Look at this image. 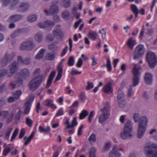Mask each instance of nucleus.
Here are the masks:
<instances>
[{"instance_id": "1", "label": "nucleus", "mask_w": 157, "mask_h": 157, "mask_svg": "<svg viewBox=\"0 0 157 157\" xmlns=\"http://www.w3.org/2000/svg\"><path fill=\"white\" fill-rule=\"evenodd\" d=\"M139 67L137 65L135 64L132 70V73L133 75V85H130L129 88L128 89V97L132 96V87L133 86H136L138 84L140 80V74L139 72Z\"/></svg>"}, {"instance_id": "2", "label": "nucleus", "mask_w": 157, "mask_h": 157, "mask_svg": "<svg viewBox=\"0 0 157 157\" xmlns=\"http://www.w3.org/2000/svg\"><path fill=\"white\" fill-rule=\"evenodd\" d=\"M144 151L147 157H157V144L151 142L146 144Z\"/></svg>"}, {"instance_id": "3", "label": "nucleus", "mask_w": 157, "mask_h": 157, "mask_svg": "<svg viewBox=\"0 0 157 157\" xmlns=\"http://www.w3.org/2000/svg\"><path fill=\"white\" fill-rule=\"evenodd\" d=\"M133 123L130 120L125 124L123 131L121 133V137L124 140L130 139L132 136Z\"/></svg>"}, {"instance_id": "4", "label": "nucleus", "mask_w": 157, "mask_h": 157, "mask_svg": "<svg viewBox=\"0 0 157 157\" xmlns=\"http://www.w3.org/2000/svg\"><path fill=\"white\" fill-rule=\"evenodd\" d=\"M148 122V120L146 116H143L140 119L137 134L138 138H141L143 136L146 131Z\"/></svg>"}, {"instance_id": "5", "label": "nucleus", "mask_w": 157, "mask_h": 157, "mask_svg": "<svg viewBox=\"0 0 157 157\" xmlns=\"http://www.w3.org/2000/svg\"><path fill=\"white\" fill-rule=\"evenodd\" d=\"M44 80V78L41 75L35 77L29 83V87L30 89L32 90H36L41 82Z\"/></svg>"}, {"instance_id": "6", "label": "nucleus", "mask_w": 157, "mask_h": 157, "mask_svg": "<svg viewBox=\"0 0 157 157\" xmlns=\"http://www.w3.org/2000/svg\"><path fill=\"white\" fill-rule=\"evenodd\" d=\"M102 111V113L100 115L98 118L99 122L101 123L106 121L110 115V107L109 104L106 103L103 109H100Z\"/></svg>"}, {"instance_id": "7", "label": "nucleus", "mask_w": 157, "mask_h": 157, "mask_svg": "<svg viewBox=\"0 0 157 157\" xmlns=\"http://www.w3.org/2000/svg\"><path fill=\"white\" fill-rule=\"evenodd\" d=\"M146 59L151 68L154 67L157 64V60L155 54L151 51H148L147 52Z\"/></svg>"}, {"instance_id": "8", "label": "nucleus", "mask_w": 157, "mask_h": 157, "mask_svg": "<svg viewBox=\"0 0 157 157\" xmlns=\"http://www.w3.org/2000/svg\"><path fill=\"white\" fill-rule=\"evenodd\" d=\"M15 56L14 52H5L4 57L1 59L0 61L2 67H5L8 63H10L13 59Z\"/></svg>"}, {"instance_id": "9", "label": "nucleus", "mask_w": 157, "mask_h": 157, "mask_svg": "<svg viewBox=\"0 0 157 157\" xmlns=\"http://www.w3.org/2000/svg\"><path fill=\"white\" fill-rule=\"evenodd\" d=\"M145 48L143 45L140 44L137 46L134 52V59H137L141 57L144 54Z\"/></svg>"}, {"instance_id": "10", "label": "nucleus", "mask_w": 157, "mask_h": 157, "mask_svg": "<svg viewBox=\"0 0 157 157\" xmlns=\"http://www.w3.org/2000/svg\"><path fill=\"white\" fill-rule=\"evenodd\" d=\"M35 45L32 40H29L22 43L21 45V50L31 51L35 47Z\"/></svg>"}, {"instance_id": "11", "label": "nucleus", "mask_w": 157, "mask_h": 157, "mask_svg": "<svg viewBox=\"0 0 157 157\" xmlns=\"http://www.w3.org/2000/svg\"><path fill=\"white\" fill-rule=\"evenodd\" d=\"M55 22L50 20L45 21L43 24L39 23L38 24V26L41 28L45 29L48 30H52L55 25Z\"/></svg>"}, {"instance_id": "12", "label": "nucleus", "mask_w": 157, "mask_h": 157, "mask_svg": "<svg viewBox=\"0 0 157 157\" xmlns=\"http://www.w3.org/2000/svg\"><path fill=\"white\" fill-rule=\"evenodd\" d=\"M8 68L9 73L7 75L8 78L11 77L17 71L18 68L17 63L16 62H13L10 63L8 66Z\"/></svg>"}, {"instance_id": "13", "label": "nucleus", "mask_w": 157, "mask_h": 157, "mask_svg": "<svg viewBox=\"0 0 157 157\" xmlns=\"http://www.w3.org/2000/svg\"><path fill=\"white\" fill-rule=\"evenodd\" d=\"M30 6L27 2H21L18 7L17 11L20 13H23L28 10L30 8Z\"/></svg>"}, {"instance_id": "14", "label": "nucleus", "mask_w": 157, "mask_h": 157, "mask_svg": "<svg viewBox=\"0 0 157 157\" xmlns=\"http://www.w3.org/2000/svg\"><path fill=\"white\" fill-rule=\"evenodd\" d=\"M15 78V83H13V82H11L9 83L10 86L13 89L15 88L16 86H20L23 83V79L21 77H19L18 75H16Z\"/></svg>"}, {"instance_id": "15", "label": "nucleus", "mask_w": 157, "mask_h": 157, "mask_svg": "<svg viewBox=\"0 0 157 157\" xmlns=\"http://www.w3.org/2000/svg\"><path fill=\"white\" fill-rule=\"evenodd\" d=\"M34 99V97H31L25 103L24 106V114H28L29 113L30 110L31 105Z\"/></svg>"}, {"instance_id": "16", "label": "nucleus", "mask_w": 157, "mask_h": 157, "mask_svg": "<svg viewBox=\"0 0 157 157\" xmlns=\"http://www.w3.org/2000/svg\"><path fill=\"white\" fill-rule=\"evenodd\" d=\"M60 27L59 25L56 26L53 31V34L55 37H58L61 39L63 37V34L59 28Z\"/></svg>"}, {"instance_id": "17", "label": "nucleus", "mask_w": 157, "mask_h": 157, "mask_svg": "<svg viewBox=\"0 0 157 157\" xmlns=\"http://www.w3.org/2000/svg\"><path fill=\"white\" fill-rule=\"evenodd\" d=\"M23 16L21 14H16L10 16L8 20L9 22H15L21 20L23 18Z\"/></svg>"}, {"instance_id": "18", "label": "nucleus", "mask_w": 157, "mask_h": 157, "mask_svg": "<svg viewBox=\"0 0 157 157\" xmlns=\"http://www.w3.org/2000/svg\"><path fill=\"white\" fill-rule=\"evenodd\" d=\"M22 77L25 80H28L30 76V73L29 70L26 68L22 69L20 72Z\"/></svg>"}, {"instance_id": "19", "label": "nucleus", "mask_w": 157, "mask_h": 157, "mask_svg": "<svg viewBox=\"0 0 157 157\" xmlns=\"http://www.w3.org/2000/svg\"><path fill=\"white\" fill-rule=\"evenodd\" d=\"M121 154L117 151V146L115 145L109 153V157H121Z\"/></svg>"}, {"instance_id": "20", "label": "nucleus", "mask_w": 157, "mask_h": 157, "mask_svg": "<svg viewBox=\"0 0 157 157\" xmlns=\"http://www.w3.org/2000/svg\"><path fill=\"white\" fill-rule=\"evenodd\" d=\"M144 79L147 84H151L152 80V75L150 73H146L144 77Z\"/></svg>"}, {"instance_id": "21", "label": "nucleus", "mask_w": 157, "mask_h": 157, "mask_svg": "<svg viewBox=\"0 0 157 157\" xmlns=\"http://www.w3.org/2000/svg\"><path fill=\"white\" fill-rule=\"evenodd\" d=\"M50 10L51 15H54L58 13L59 8L57 6L53 5L50 7Z\"/></svg>"}, {"instance_id": "22", "label": "nucleus", "mask_w": 157, "mask_h": 157, "mask_svg": "<svg viewBox=\"0 0 157 157\" xmlns=\"http://www.w3.org/2000/svg\"><path fill=\"white\" fill-rule=\"evenodd\" d=\"M126 43L129 48L132 50L134 46L136 44V42L135 40L131 37L128 39Z\"/></svg>"}, {"instance_id": "23", "label": "nucleus", "mask_w": 157, "mask_h": 157, "mask_svg": "<svg viewBox=\"0 0 157 157\" xmlns=\"http://www.w3.org/2000/svg\"><path fill=\"white\" fill-rule=\"evenodd\" d=\"M44 105L48 107H51L52 108L56 109V107L53 105V101L50 99H48L45 100L44 102Z\"/></svg>"}, {"instance_id": "24", "label": "nucleus", "mask_w": 157, "mask_h": 157, "mask_svg": "<svg viewBox=\"0 0 157 157\" xmlns=\"http://www.w3.org/2000/svg\"><path fill=\"white\" fill-rule=\"evenodd\" d=\"M45 50L44 49H41L35 56V58L37 60H40L42 59L45 53Z\"/></svg>"}, {"instance_id": "25", "label": "nucleus", "mask_w": 157, "mask_h": 157, "mask_svg": "<svg viewBox=\"0 0 157 157\" xmlns=\"http://www.w3.org/2000/svg\"><path fill=\"white\" fill-rule=\"evenodd\" d=\"M111 83L109 82L105 85L103 88L102 89L104 92L106 93H111L112 92Z\"/></svg>"}, {"instance_id": "26", "label": "nucleus", "mask_w": 157, "mask_h": 157, "mask_svg": "<svg viewBox=\"0 0 157 157\" xmlns=\"http://www.w3.org/2000/svg\"><path fill=\"white\" fill-rule=\"evenodd\" d=\"M55 57V54L52 52H48L45 56V59L49 61L54 60Z\"/></svg>"}, {"instance_id": "27", "label": "nucleus", "mask_w": 157, "mask_h": 157, "mask_svg": "<svg viewBox=\"0 0 157 157\" xmlns=\"http://www.w3.org/2000/svg\"><path fill=\"white\" fill-rule=\"evenodd\" d=\"M61 5L65 8H68L71 5V2L70 0H62Z\"/></svg>"}, {"instance_id": "28", "label": "nucleus", "mask_w": 157, "mask_h": 157, "mask_svg": "<svg viewBox=\"0 0 157 157\" xmlns=\"http://www.w3.org/2000/svg\"><path fill=\"white\" fill-rule=\"evenodd\" d=\"M24 30L23 29H19L16 30L14 33L11 36L12 38H14L17 36H18L21 34L23 33Z\"/></svg>"}, {"instance_id": "29", "label": "nucleus", "mask_w": 157, "mask_h": 157, "mask_svg": "<svg viewBox=\"0 0 157 157\" xmlns=\"http://www.w3.org/2000/svg\"><path fill=\"white\" fill-rule=\"evenodd\" d=\"M58 75L54 81V82L59 80L61 78L62 76V72H63V69L62 67H59L58 68Z\"/></svg>"}, {"instance_id": "30", "label": "nucleus", "mask_w": 157, "mask_h": 157, "mask_svg": "<svg viewBox=\"0 0 157 157\" xmlns=\"http://www.w3.org/2000/svg\"><path fill=\"white\" fill-rule=\"evenodd\" d=\"M35 39L37 42H41L43 39V35L41 33H37L35 35Z\"/></svg>"}, {"instance_id": "31", "label": "nucleus", "mask_w": 157, "mask_h": 157, "mask_svg": "<svg viewBox=\"0 0 157 157\" xmlns=\"http://www.w3.org/2000/svg\"><path fill=\"white\" fill-rule=\"evenodd\" d=\"M37 18V16L35 14H33L29 16L27 18V21L30 22L36 21Z\"/></svg>"}, {"instance_id": "32", "label": "nucleus", "mask_w": 157, "mask_h": 157, "mask_svg": "<svg viewBox=\"0 0 157 157\" xmlns=\"http://www.w3.org/2000/svg\"><path fill=\"white\" fill-rule=\"evenodd\" d=\"M125 99L124 92L119 88L117 92V99Z\"/></svg>"}, {"instance_id": "33", "label": "nucleus", "mask_w": 157, "mask_h": 157, "mask_svg": "<svg viewBox=\"0 0 157 157\" xmlns=\"http://www.w3.org/2000/svg\"><path fill=\"white\" fill-rule=\"evenodd\" d=\"M21 94V90H19L14 92L12 93V96L17 100L19 98Z\"/></svg>"}, {"instance_id": "34", "label": "nucleus", "mask_w": 157, "mask_h": 157, "mask_svg": "<svg viewBox=\"0 0 157 157\" xmlns=\"http://www.w3.org/2000/svg\"><path fill=\"white\" fill-rule=\"evenodd\" d=\"M9 73L8 70L5 68H2L0 70V78L4 77L7 75H8Z\"/></svg>"}, {"instance_id": "35", "label": "nucleus", "mask_w": 157, "mask_h": 157, "mask_svg": "<svg viewBox=\"0 0 157 157\" xmlns=\"http://www.w3.org/2000/svg\"><path fill=\"white\" fill-rule=\"evenodd\" d=\"M107 67V70L108 71H111L112 69L111 64V61L109 59H107V64L105 65V64H103L101 67Z\"/></svg>"}, {"instance_id": "36", "label": "nucleus", "mask_w": 157, "mask_h": 157, "mask_svg": "<svg viewBox=\"0 0 157 157\" xmlns=\"http://www.w3.org/2000/svg\"><path fill=\"white\" fill-rule=\"evenodd\" d=\"M39 129L40 132H44L46 133H49L50 130V127L48 126H47L45 128H44L41 126H40Z\"/></svg>"}, {"instance_id": "37", "label": "nucleus", "mask_w": 157, "mask_h": 157, "mask_svg": "<svg viewBox=\"0 0 157 157\" xmlns=\"http://www.w3.org/2000/svg\"><path fill=\"white\" fill-rule=\"evenodd\" d=\"M70 15V12L67 10H65L63 12L61 16L62 17L65 19H68V18Z\"/></svg>"}, {"instance_id": "38", "label": "nucleus", "mask_w": 157, "mask_h": 157, "mask_svg": "<svg viewBox=\"0 0 157 157\" xmlns=\"http://www.w3.org/2000/svg\"><path fill=\"white\" fill-rule=\"evenodd\" d=\"M88 114V112L86 110H83L80 114L79 117L80 119L84 118Z\"/></svg>"}, {"instance_id": "39", "label": "nucleus", "mask_w": 157, "mask_h": 157, "mask_svg": "<svg viewBox=\"0 0 157 157\" xmlns=\"http://www.w3.org/2000/svg\"><path fill=\"white\" fill-rule=\"evenodd\" d=\"M58 48L59 47L54 44V42L50 44L48 46L49 50L53 52L56 51Z\"/></svg>"}, {"instance_id": "40", "label": "nucleus", "mask_w": 157, "mask_h": 157, "mask_svg": "<svg viewBox=\"0 0 157 157\" xmlns=\"http://www.w3.org/2000/svg\"><path fill=\"white\" fill-rule=\"evenodd\" d=\"M12 130V128H9L6 131L5 134V138L6 140H9V136Z\"/></svg>"}, {"instance_id": "41", "label": "nucleus", "mask_w": 157, "mask_h": 157, "mask_svg": "<svg viewBox=\"0 0 157 157\" xmlns=\"http://www.w3.org/2000/svg\"><path fill=\"white\" fill-rule=\"evenodd\" d=\"M118 105L119 107L123 108L125 105V99H117Z\"/></svg>"}, {"instance_id": "42", "label": "nucleus", "mask_w": 157, "mask_h": 157, "mask_svg": "<svg viewBox=\"0 0 157 157\" xmlns=\"http://www.w3.org/2000/svg\"><path fill=\"white\" fill-rule=\"evenodd\" d=\"M9 114V113L7 111H2L0 112V117L2 118H6L7 117Z\"/></svg>"}, {"instance_id": "43", "label": "nucleus", "mask_w": 157, "mask_h": 157, "mask_svg": "<svg viewBox=\"0 0 157 157\" xmlns=\"http://www.w3.org/2000/svg\"><path fill=\"white\" fill-rule=\"evenodd\" d=\"M96 140V135L93 133L88 138V140L91 143L95 142Z\"/></svg>"}, {"instance_id": "44", "label": "nucleus", "mask_w": 157, "mask_h": 157, "mask_svg": "<svg viewBox=\"0 0 157 157\" xmlns=\"http://www.w3.org/2000/svg\"><path fill=\"white\" fill-rule=\"evenodd\" d=\"M111 147V143L110 142H107L105 144L103 148V151H109Z\"/></svg>"}, {"instance_id": "45", "label": "nucleus", "mask_w": 157, "mask_h": 157, "mask_svg": "<svg viewBox=\"0 0 157 157\" xmlns=\"http://www.w3.org/2000/svg\"><path fill=\"white\" fill-rule=\"evenodd\" d=\"M54 39V37L51 34H48L46 36V40L47 41L51 42L53 41Z\"/></svg>"}, {"instance_id": "46", "label": "nucleus", "mask_w": 157, "mask_h": 157, "mask_svg": "<svg viewBox=\"0 0 157 157\" xmlns=\"http://www.w3.org/2000/svg\"><path fill=\"white\" fill-rule=\"evenodd\" d=\"M75 61L74 57L73 56L69 57L68 61V65L69 66H72L74 64Z\"/></svg>"}, {"instance_id": "47", "label": "nucleus", "mask_w": 157, "mask_h": 157, "mask_svg": "<svg viewBox=\"0 0 157 157\" xmlns=\"http://www.w3.org/2000/svg\"><path fill=\"white\" fill-rule=\"evenodd\" d=\"M95 151L96 150L94 148H91L89 151V157H95Z\"/></svg>"}, {"instance_id": "48", "label": "nucleus", "mask_w": 157, "mask_h": 157, "mask_svg": "<svg viewBox=\"0 0 157 157\" xmlns=\"http://www.w3.org/2000/svg\"><path fill=\"white\" fill-rule=\"evenodd\" d=\"M79 97L80 100L84 102L86 98L85 93L83 92H82L79 96Z\"/></svg>"}, {"instance_id": "49", "label": "nucleus", "mask_w": 157, "mask_h": 157, "mask_svg": "<svg viewBox=\"0 0 157 157\" xmlns=\"http://www.w3.org/2000/svg\"><path fill=\"white\" fill-rule=\"evenodd\" d=\"M64 114V110L63 108L59 109L56 113L54 119H55L56 117L63 115Z\"/></svg>"}, {"instance_id": "50", "label": "nucleus", "mask_w": 157, "mask_h": 157, "mask_svg": "<svg viewBox=\"0 0 157 157\" xmlns=\"http://www.w3.org/2000/svg\"><path fill=\"white\" fill-rule=\"evenodd\" d=\"M7 87L6 84L5 83H3L0 86V93H2L4 91H6Z\"/></svg>"}, {"instance_id": "51", "label": "nucleus", "mask_w": 157, "mask_h": 157, "mask_svg": "<svg viewBox=\"0 0 157 157\" xmlns=\"http://www.w3.org/2000/svg\"><path fill=\"white\" fill-rule=\"evenodd\" d=\"M87 85L85 87V89L87 90H90V89L93 88L94 87V85L93 83L90 82H87Z\"/></svg>"}, {"instance_id": "52", "label": "nucleus", "mask_w": 157, "mask_h": 157, "mask_svg": "<svg viewBox=\"0 0 157 157\" xmlns=\"http://www.w3.org/2000/svg\"><path fill=\"white\" fill-rule=\"evenodd\" d=\"M18 131V129L17 128L15 130L10 140L11 141H12L15 138L17 134Z\"/></svg>"}, {"instance_id": "53", "label": "nucleus", "mask_w": 157, "mask_h": 157, "mask_svg": "<svg viewBox=\"0 0 157 157\" xmlns=\"http://www.w3.org/2000/svg\"><path fill=\"white\" fill-rule=\"evenodd\" d=\"M72 124L71 125V128H74V127L76 126L78 123L76 120V117H74L71 121Z\"/></svg>"}, {"instance_id": "54", "label": "nucleus", "mask_w": 157, "mask_h": 157, "mask_svg": "<svg viewBox=\"0 0 157 157\" xmlns=\"http://www.w3.org/2000/svg\"><path fill=\"white\" fill-rule=\"evenodd\" d=\"M96 36H97V34L95 32H90L88 34V37L91 39Z\"/></svg>"}, {"instance_id": "55", "label": "nucleus", "mask_w": 157, "mask_h": 157, "mask_svg": "<svg viewBox=\"0 0 157 157\" xmlns=\"http://www.w3.org/2000/svg\"><path fill=\"white\" fill-rule=\"evenodd\" d=\"M31 58L29 57H27L24 59V64L25 65H28L30 62Z\"/></svg>"}, {"instance_id": "56", "label": "nucleus", "mask_w": 157, "mask_h": 157, "mask_svg": "<svg viewBox=\"0 0 157 157\" xmlns=\"http://www.w3.org/2000/svg\"><path fill=\"white\" fill-rule=\"evenodd\" d=\"M131 8L132 11L133 13L139 12L138 9L135 5L134 4L132 5L131 6Z\"/></svg>"}, {"instance_id": "57", "label": "nucleus", "mask_w": 157, "mask_h": 157, "mask_svg": "<svg viewBox=\"0 0 157 157\" xmlns=\"http://www.w3.org/2000/svg\"><path fill=\"white\" fill-rule=\"evenodd\" d=\"M10 149L9 147H6L4 150L3 151V155L4 156L7 155L8 153L10 152Z\"/></svg>"}, {"instance_id": "58", "label": "nucleus", "mask_w": 157, "mask_h": 157, "mask_svg": "<svg viewBox=\"0 0 157 157\" xmlns=\"http://www.w3.org/2000/svg\"><path fill=\"white\" fill-rule=\"evenodd\" d=\"M26 123L29 127H31L33 124V121L30 119L27 118L26 119Z\"/></svg>"}, {"instance_id": "59", "label": "nucleus", "mask_w": 157, "mask_h": 157, "mask_svg": "<svg viewBox=\"0 0 157 157\" xmlns=\"http://www.w3.org/2000/svg\"><path fill=\"white\" fill-rule=\"evenodd\" d=\"M19 0H10V5L11 6H14L16 5L19 2Z\"/></svg>"}, {"instance_id": "60", "label": "nucleus", "mask_w": 157, "mask_h": 157, "mask_svg": "<svg viewBox=\"0 0 157 157\" xmlns=\"http://www.w3.org/2000/svg\"><path fill=\"white\" fill-rule=\"evenodd\" d=\"M94 113L93 111H92L88 116V121L89 123H90L94 115Z\"/></svg>"}, {"instance_id": "61", "label": "nucleus", "mask_w": 157, "mask_h": 157, "mask_svg": "<svg viewBox=\"0 0 157 157\" xmlns=\"http://www.w3.org/2000/svg\"><path fill=\"white\" fill-rule=\"evenodd\" d=\"M17 100L16 99L12 96L10 97L8 99V102L9 103H11Z\"/></svg>"}, {"instance_id": "62", "label": "nucleus", "mask_w": 157, "mask_h": 157, "mask_svg": "<svg viewBox=\"0 0 157 157\" xmlns=\"http://www.w3.org/2000/svg\"><path fill=\"white\" fill-rule=\"evenodd\" d=\"M25 129L24 128H22L20 131V133L19 136V138H22L25 135Z\"/></svg>"}, {"instance_id": "63", "label": "nucleus", "mask_w": 157, "mask_h": 157, "mask_svg": "<svg viewBox=\"0 0 157 157\" xmlns=\"http://www.w3.org/2000/svg\"><path fill=\"white\" fill-rule=\"evenodd\" d=\"M83 62L82 59L81 58L79 59L77 63L76 64V66L78 67H80L82 66Z\"/></svg>"}, {"instance_id": "64", "label": "nucleus", "mask_w": 157, "mask_h": 157, "mask_svg": "<svg viewBox=\"0 0 157 157\" xmlns=\"http://www.w3.org/2000/svg\"><path fill=\"white\" fill-rule=\"evenodd\" d=\"M133 119L135 122H137L140 119L139 114L138 113H135L133 115Z\"/></svg>"}]
</instances>
